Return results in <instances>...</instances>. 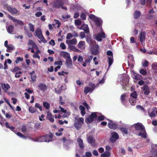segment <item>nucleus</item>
Segmentation results:
<instances>
[{"label":"nucleus","mask_w":157,"mask_h":157,"mask_svg":"<svg viewBox=\"0 0 157 157\" xmlns=\"http://www.w3.org/2000/svg\"><path fill=\"white\" fill-rule=\"evenodd\" d=\"M105 33L102 32L98 33L96 36V39H101V38H105Z\"/></svg>","instance_id":"22"},{"label":"nucleus","mask_w":157,"mask_h":157,"mask_svg":"<svg viewBox=\"0 0 157 157\" xmlns=\"http://www.w3.org/2000/svg\"><path fill=\"white\" fill-rule=\"evenodd\" d=\"M87 141L89 143L91 144L92 146H94L95 145L94 139L91 136H90L87 138Z\"/></svg>","instance_id":"19"},{"label":"nucleus","mask_w":157,"mask_h":157,"mask_svg":"<svg viewBox=\"0 0 157 157\" xmlns=\"http://www.w3.org/2000/svg\"><path fill=\"white\" fill-rule=\"evenodd\" d=\"M60 55L64 58H66V59H67L68 57L70 56V54L68 53L65 52H62L61 53Z\"/></svg>","instance_id":"38"},{"label":"nucleus","mask_w":157,"mask_h":157,"mask_svg":"<svg viewBox=\"0 0 157 157\" xmlns=\"http://www.w3.org/2000/svg\"><path fill=\"white\" fill-rule=\"evenodd\" d=\"M78 36L77 33L74 32L72 34L71 33H68L67 34V39H70L73 37H76Z\"/></svg>","instance_id":"23"},{"label":"nucleus","mask_w":157,"mask_h":157,"mask_svg":"<svg viewBox=\"0 0 157 157\" xmlns=\"http://www.w3.org/2000/svg\"><path fill=\"white\" fill-rule=\"evenodd\" d=\"M38 52H37V51L35 53H34V54L33 55V57L35 58H37L39 59L40 58V56L38 55Z\"/></svg>","instance_id":"52"},{"label":"nucleus","mask_w":157,"mask_h":157,"mask_svg":"<svg viewBox=\"0 0 157 157\" xmlns=\"http://www.w3.org/2000/svg\"><path fill=\"white\" fill-rule=\"evenodd\" d=\"M62 140L64 143V145L67 147H68L69 145L73 143V141L70 139L67 140L65 137L63 138Z\"/></svg>","instance_id":"16"},{"label":"nucleus","mask_w":157,"mask_h":157,"mask_svg":"<svg viewBox=\"0 0 157 157\" xmlns=\"http://www.w3.org/2000/svg\"><path fill=\"white\" fill-rule=\"evenodd\" d=\"M126 97V95L125 94H122L121 96V100L122 103L124 104L125 101V98Z\"/></svg>","instance_id":"40"},{"label":"nucleus","mask_w":157,"mask_h":157,"mask_svg":"<svg viewBox=\"0 0 157 157\" xmlns=\"http://www.w3.org/2000/svg\"><path fill=\"white\" fill-rule=\"evenodd\" d=\"M9 17L13 21V22L15 23V26H22L23 25V23L22 21L16 19L14 17L11 16Z\"/></svg>","instance_id":"6"},{"label":"nucleus","mask_w":157,"mask_h":157,"mask_svg":"<svg viewBox=\"0 0 157 157\" xmlns=\"http://www.w3.org/2000/svg\"><path fill=\"white\" fill-rule=\"evenodd\" d=\"M77 141L78 143V145L81 148H83L84 147V145L82 139L81 138L78 139Z\"/></svg>","instance_id":"35"},{"label":"nucleus","mask_w":157,"mask_h":157,"mask_svg":"<svg viewBox=\"0 0 157 157\" xmlns=\"http://www.w3.org/2000/svg\"><path fill=\"white\" fill-rule=\"evenodd\" d=\"M60 46L62 49H65L66 48V46L63 43H61Z\"/></svg>","instance_id":"58"},{"label":"nucleus","mask_w":157,"mask_h":157,"mask_svg":"<svg viewBox=\"0 0 157 157\" xmlns=\"http://www.w3.org/2000/svg\"><path fill=\"white\" fill-rule=\"evenodd\" d=\"M81 18L82 20H85L86 18V15L85 13H82L80 15Z\"/></svg>","instance_id":"62"},{"label":"nucleus","mask_w":157,"mask_h":157,"mask_svg":"<svg viewBox=\"0 0 157 157\" xmlns=\"http://www.w3.org/2000/svg\"><path fill=\"white\" fill-rule=\"evenodd\" d=\"M7 9L12 14H16L18 12V10L16 8L12 7L10 6L7 7Z\"/></svg>","instance_id":"17"},{"label":"nucleus","mask_w":157,"mask_h":157,"mask_svg":"<svg viewBox=\"0 0 157 157\" xmlns=\"http://www.w3.org/2000/svg\"><path fill=\"white\" fill-rule=\"evenodd\" d=\"M58 75H64V74L67 75L68 74V72H65L64 71H62L61 72H59L58 73Z\"/></svg>","instance_id":"50"},{"label":"nucleus","mask_w":157,"mask_h":157,"mask_svg":"<svg viewBox=\"0 0 157 157\" xmlns=\"http://www.w3.org/2000/svg\"><path fill=\"white\" fill-rule=\"evenodd\" d=\"M36 35H37L38 38L40 39H44L43 37L41 30L40 29H37L36 30Z\"/></svg>","instance_id":"20"},{"label":"nucleus","mask_w":157,"mask_h":157,"mask_svg":"<svg viewBox=\"0 0 157 157\" xmlns=\"http://www.w3.org/2000/svg\"><path fill=\"white\" fill-rule=\"evenodd\" d=\"M95 86L94 84L91 85V87H86L84 88V93L85 94H87L90 91H92L95 88Z\"/></svg>","instance_id":"14"},{"label":"nucleus","mask_w":157,"mask_h":157,"mask_svg":"<svg viewBox=\"0 0 157 157\" xmlns=\"http://www.w3.org/2000/svg\"><path fill=\"white\" fill-rule=\"evenodd\" d=\"M62 86H61L58 90H57L56 88L55 89L56 92L58 94L60 93L62 90Z\"/></svg>","instance_id":"49"},{"label":"nucleus","mask_w":157,"mask_h":157,"mask_svg":"<svg viewBox=\"0 0 157 157\" xmlns=\"http://www.w3.org/2000/svg\"><path fill=\"white\" fill-rule=\"evenodd\" d=\"M79 109L81 111V114L82 115V116H84L86 113L85 107L82 105H80L79 107Z\"/></svg>","instance_id":"31"},{"label":"nucleus","mask_w":157,"mask_h":157,"mask_svg":"<svg viewBox=\"0 0 157 157\" xmlns=\"http://www.w3.org/2000/svg\"><path fill=\"white\" fill-rule=\"evenodd\" d=\"M43 105L44 107L47 109H49L50 107V104L49 103H47L46 102H44L43 103Z\"/></svg>","instance_id":"43"},{"label":"nucleus","mask_w":157,"mask_h":157,"mask_svg":"<svg viewBox=\"0 0 157 157\" xmlns=\"http://www.w3.org/2000/svg\"><path fill=\"white\" fill-rule=\"evenodd\" d=\"M121 131L123 133L125 134H127L128 133V128H125L121 127L120 128Z\"/></svg>","instance_id":"36"},{"label":"nucleus","mask_w":157,"mask_h":157,"mask_svg":"<svg viewBox=\"0 0 157 157\" xmlns=\"http://www.w3.org/2000/svg\"><path fill=\"white\" fill-rule=\"evenodd\" d=\"M151 151V155L148 157H157V146L153 147Z\"/></svg>","instance_id":"11"},{"label":"nucleus","mask_w":157,"mask_h":157,"mask_svg":"<svg viewBox=\"0 0 157 157\" xmlns=\"http://www.w3.org/2000/svg\"><path fill=\"white\" fill-rule=\"evenodd\" d=\"M80 29L84 30L85 32L86 33H88L89 32L88 27L87 25L86 24L83 25L80 28Z\"/></svg>","instance_id":"26"},{"label":"nucleus","mask_w":157,"mask_h":157,"mask_svg":"<svg viewBox=\"0 0 157 157\" xmlns=\"http://www.w3.org/2000/svg\"><path fill=\"white\" fill-rule=\"evenodd\" d=\"M119 138L118 133L115 132H113L112 133V136L109 138V141L112 143H115Z\"/></svg>","instance_id":"5"},{"label":"nucleus","mask_w":157,"mask_h":157,"mask_svg":"<svg viewBox=\"0 0 157 157\" xmlns=\"http://www.w3.org/2000/svg\"><path fill=\"white\" fill-rule=\"evenodd\" d=\"M110 155V153L109 151H105L101 155V157H109Z\"/></svg>","instance_id":"32"},{"label":"nucleus","mask_w":157,"mask_h":157,"mask_svg":"<svg viewBox=\"0 0 157 157\" xmlns=\"http://www.w3.org/2000/svg\"><path fill=\"white\" fill-rule=\"evenodd\" d=\"M142 91L144 92V95H148L150 93V88L147 85L144 86L142 88Z\"/></svg>","instance_id":"9"},{"label":"nucleus","mask_w":157,"mask_h":157,"mask_svg":"<svg viewBox=\"0 0 157 157\" xmlns=\"http://www.w3.org/2000/svg\"><path fill=\"white\" fill-rule=\"evenodd\" d=\"M133 75L134 76V78L136 80H140L142 78V76L139 74L135 73L133 74Z\"/></svg>","instance_id":"34"},{"label":"nucleus","mask_w":157,"mask_h":157,"mask_svg":"<svg viewBox=\"0 0 157 157\" xmlns=\"http://www.w3.org/2000/svg\"><path fill=\"white\" fill-rule=\"evenodd\" d=\"M30 75L32 79L31 82H35L36 81V76L35 73V71H33L31 73H30Z\"/></svg>","instance_id":"27"},{"label":"nucleus","mask_w":157,"mask_h":157,"mask_svg":"<svg viewBox=\"0 0 157 157\" xmlns=\"http://www.w3.org/2000/svg\"><path fill=\"white\" fill-rule=\"evenodd\" d=\"M78 47L81 49L83 50L85 48V42L84 41H80L78 45Z\"/></svg>","instance_id":"24"},{"label":"nucleus","mask_w":157,"mask_h":157,"mask_svg":"<svg viewBox=\"0 0 157 157\" xmlns=\"http://www.w3.org/2000/svg\"><path fill=\"white\" fill-rule=\"evenodd\" d=\"M108 120L109 122L108 124V126L110 128L113 129H115L117 128V125L113 123L112 121L109 120Z\"/></svg>","instance_id":"12"},{"label":"nucleus","mask_w":157,"mask_h":157,"mask_svg":"<svg viewBox=\"0 0 157 157\" xmlns=\"http://www.w3.org/2000/svg\"><path fill=\"white\" fill-rule=\"evenodd\" d=\"M138 135L140 136L142 138H146L147 137V134L145 128L139 132Z\"/></svg>","instance_id":"15"},{"label":"nucleus","mask_w":157,"mask_h":157,"mask_svg":"<svg viewBox=\"0 0 157 157\" xmlns=\"http://www.w3.org/2000/svg\"><path fill=\"white\" fill-rule=\"evenodd\" d=\"M26 127L25 126V125H23L22 126V127L21 128V130L22 132L24 133L25 132H26Z\"/></svg>","instance_id":"57"},{"label":"nucleus","mask_w":157,"mask_h":157,"mask_svg":"<svg viewBox=\"0 0 157 157\" xmlns=\"http://www.w3.org/2000/svg\"><path fill=\"white\" fill-rule=\"evenodd\" d=\"M38 87L42 91H44L47 89V86L43 83H40L39 84Z\"/></svg>","instance_id":"28"},{"label":"nucleus","mask_w":157,"mask_h":157,"mask_svg":"<svg viewBox=\"0 0 157 157\" xmlns=\"http://www.w3.org/2000/svg\"><path fill=\"white\" fill-rule=\"evenodd\" d=\"M88 43H90V45L91 46V51L92 53L94 55H97L99 53V47L96 44L94 40H87Z\"/></svg>","instance_id":"1"},{"label":"nucleus","mask_w":157,"mask_h":157,"mask_svg":"<svg viewBox=\"0 0 157 157\" xmlns=\"http://www.w3.org/2000/svg\"><path fill=\"white\" fill-rule=\"evenodd\" d=\"M83 60V58L81 56H79L78 58V61L79 62H81Z\"/></svg>","instance_id":"63"},{"label":"nucleus","mask_w":157,"mask_h":157,"mask_svg":"<svg viewBox=\"0 0 157 157\" xmlns=\"http://www.w3.org/2000/svg\"><path fill=\"white\" fill-rule=\"evenodd\" d=\"M129 101L131 104L132 105H135L136 103V99L132 98H130L129 99Z\"/></svg>","instance_id":"37"},{"label":"nucleus","mask_w":157,"mask_h":157,"mask_svg":"<svg viewBox=\"0 0 157 157\" xmlns=\"http://www.w3.org/2000/svg\"><path fill=\"white\" fill-rule=\"evenodd\" d=\"M133 127L137 131H140L145 128L144 126L141 123L135 124L133 125Z\"/></svg>","instance_id":"7"},{"label":"nucleus","mask_w":157,"mask_h":157,"mask_svg":"<svg viewBox=\"0 0 157 157\" xmlns=\"http://www.w3.org/2000/svg\"><path fill=\"white\" fill-rule=\"evenodd\" d=\"M92 154L90 152H86L85 154V156L86 157H91L92 156Z\"/></svg>","instance_id":"61"},{"label":"nucleus","mask_w":157,"mask_h":157,"mask_svg":"<svg viewBox=\"0 0 157 157\" xmlns=\"http://www.w3.org/2000/svg\"><path fill=\"white\" fill-rule=\"evenodd\" d=\"M145 33L144 32H141L140 36V39H145Z\"/></svg>","instance_id":"46"},{"label":"nucleus","mask_w":157,"mask_h":157,"mask_svg":"<svg viewBox=\"0 0 157 157\" xmlns=\"http://www.w3.org/2000/svg\"><path fill=\"white\" fill-rule=\"evenodd\" d=\"M66 65L67 67H70L72 66L71 59L70 56H68L66 59Z\"/></svg>","instance_id":"18"},{"label":"nucleus","mask_w":157,"mask_h":157,"mask_svg":"<svg viewBox=\"0 0 157 157\" xmlns=\"http://www.w3.org/2000/svg\"><path fill=\"white\" fill-rule=\"evenodd\" d=\"M143 66L145 67H147L148 65V62L147 60H145L142 64Z\"/></svg>","instance_id":"55"},{"label":"nucleus","mask_w":157,"mask_h":157,"mask_svg":"<svg viewBox=\"0 0 157 157\" xmlns=\"http://www.w3.org/2000/svg\"><path fill=\"white\" fill-rule=\"evenodd\" d=\"M75 23L76 25H80L81 23V21L80 20H75Z\"/></svg>","instance_id":"56"},{"label":"nucleus","mask_w":157,"mask_h":157,"mask_svg":"<svg viewBox=\"0 0 157 157\" xmlns=\"http://www.w3.org/2000/svg\"><path fill=\"white\" fill-rule=\"evenodd\" d=\"M48 136H40L36 138V141L38 142H49L51 140L48 139Z\"/></svg>","instance_id":"10"},{"label":"nucleus","mask_w":157,"mask_h":157,"mask_svg":"<svg viewBox=\"0 0 157 157\" xmlns=\"http://www.w3.org/2000/svg\"><path fill=\"white\" fill-rule=\"evenodd\" d=\"M152 67L154 69L157 70V63H153L152 65Z\"/></svg>","instance_id":"64"},{"label":"nucleus","mask_w":157,"mask_h":157,"mask_svg":"<svg viewBox=\"0 0 157 157\" xmlns=\"http://www.w3.org/2000/svg\"><path fill=\"white\" fill-rule=\"evenodd\" d=\"M63 4V2L61 0H58L55 2L53 6L55 8H59Z\"/></svg>","instance_id":"13"},{"label":"nucleus","mask_w":157,"mask_h":157,"mask_svg":"<svg viewBox=\"0 0 157 157\" xmlns=\"http://www.w3.org/2000/svg\"><path fill=\"white\" fill-rule=\"evenodd\" d=\"M6 48H7L6 52H10V50L13 49V48L12 47H10L9 46H8L7 47H6Z\"/></svg>","instance_id":"59"},{"label":"nucleus","mask_w":157,"mask_h":157,"mask_svg":"<svg viewBox=\"0 0 157 157\" xmlns=\"http://www.w3.org/2000/svg\"><path fill=\"white\" fill-rule=\"evenodd\" d=\"M47 118L51 122H54V120L53 116L49 112H47Z\"/></svg>","instance_id":"21"},{"label":"nucleus","mask_w":157,"mask_h":157,"mask_svg":"<svg viewBox=\"0 0 157 157\" xmlns=\"http://www.w3.org/2000/svg\"><path fill=\"white\" fill-rule=\"evenodd\" d=\"M17 135L18 136H19L23 138L24 139H26V137L23 135L20 132H18L17 133Z\"/></svg>","instance_id":"45"},{"label":"nucleus","mask_w":157,"mask_h":157,"mask_svg":"<svg viewBox=\"0 0 157 157\" xmlns=\"http://www.w3.org/2000/svg\"><path fill=\"white\" fill-rule=\"evenodd\" d=\"M67 43L69 45H75L77 42V40H66Z\"/></svg>","instance_id":"30"},{"label":"nucleus","mask_w":157,"mask_h":157,"mask_svg":"<svg viewBox=\"0 0 157 157\" xmlns=\"http://www.w3.org/2000/svg\"><path fill=\"white\" fill-rule=\"evenodd\" d=\"M31 40H30V45H31L32 46L31 52L33 53H34L35 50L40 53V51L39 50L37 46L34 43L32 42Z\"/></svg>","instance_id":"8"},{"label":"nucleus","mask_w":157,"mask_h":157,"mask_svg":"<svg viewBox=\"0 0 157 157\" xmlns=\"http://www.w3.org/2000/svg\"><path fill=\"white\" fill-rule=\"evenodd\" d=\"M23 60V59L22 58H21L20 57H18L15 60V62L16 63H18L20 61H22Z\"/></svg>","instance_id":"51"},{"label":"nucleus","mask_w":157,"mask_h":157,"mask_svg":"<svg viewBox=\"0 0 157 157\" xmlns=\"http://www.w3.org/2000/svg\"><path fill=\"white\" fill-rule=\"evenodd\" d=\"M1 86L2 89H4L5 92H6L10 88V86L8 84H6L5 83H2Z\"/></svg>","instance_id":"25"},{"label":"nucleus","mask_w":157,"mask_h":157,"mask_svg":"<svg viewBox=\"0 0 157 157\" xmlns=\"http://www.w3.org/2000/svg\"><path fill=\"white\" fill-rule=\"evenodd\" d=\"M155 113H156L155 110L153 109L150 115V117H154L155 116Z\"/></svg>","instance_id":"53"},{"label":"nucleus","mask_w":157,"mask_h":157,"mask_svg":"<svg viewBox=\"0 0 157 157\" xmlns=\"http://www.w3.org/2000/svg\"><path fill=\"white\" fill-rule=\"evenodd\" d=\"M98 113L94 112L92 113L86 119V122L87 124L91 123L94 121V119L97 117Z\"/></svg>","instance_id":"3"},{"label":"nucleus","mask_w":157,"mask_h":157,"mask_svg":"<svg viewBox=\"0 0 157 157\" xmlns=\"http://www.w3.org/2000/svg\"><path fill=\"white\" fill-rule=\"evenodd\" d=\"M141 15L140 12L136 11L134 14V16L135 19H138Z\"/></svg>","instance_id":"33"},{"label":"nucleus","mask_w":157,"mask_h":157,"mask_svg":"<svg viewBox=\"0 0 157 157\" xmlns=\"http://www.w3.org/2000/svg\"><path fill=\"white\" fill-rule=\"evenodd\" d=\"M109 67H110L112 64L113 62V56H108Z\"/></svg>","instance_id":"39"},{"label":"nucleus","mask_w":157,"mask_h":157,"mask_svg":"<svg viewBox=\"0 0 157 157\" xmlns=\"http://www.w3.org/2000/svg\"><path fill=\"white\" fill-rule=\"evenodd\" d=\"M14 29V27L13 25H10L7 28V30L8 33L12 34V33L13 32Z\"/></svg>","instance_id":"29"},{"label":"nucleus","mask_w":157,"mask_h":157,"mask_svg":"<svg viewBox=\"0 0 157 157\" xmlns=\"http://www.w3.org/2000/svg\"><path fill=\"white\" fill-rule=\"evenodd\" d=\"M140 74L143 75H146L147 74V71L144 70V69H142L140 71Z\"/></svg>","instance_id":"48"},{"label":"nucleus","mask_w":157,"mask_h":157,"mask_svg":"<svg viewBox=\"0 0 157 157\" xmlns=\"http://www.w3.org/2000/svg\"><path fill=\"white\" fill-rule=\"evenodd\" d=\"M105 119V117L103 115H101L97 117V121H101L104 120Z\"/></svg>","instance_id":"44"},{"label":"nucleus","mask_w":157,"mask_h":157,"mask_svg":"<svg viewBox=\"0 0 157 157\" xmlns=\"http://www.w3.org/2000/svg\"><path fill=\"white\" fill-rule=\"evenodd\" d=\"M41 124L40 123H36L35 124L34 128L36 129H38L40 126Z\"/></svg>","instance_id":"54"},{"label":"nucleus","mask_w":157,"mask_h":157,"mask_svg":"<svg viewBox=\"0 0 157 157\" xmlns=\"http://www.w3.org/2000/svg\"><path fill=\"white\" fill-rule=\"evenodd\" d=\"M55 65H59L58 66H61L63 64L62 61L61 60H59L55 61L54 63Z\"/></svg>","instance_id":"47"},{"label":"nucleus","mask_w":157,"mask_h":157,"mask_svg":"<svg viewBox=\"0 0 157 157\" xmlns=\"http://www.w3.org/2000/svg\"><path fill=\"white\" fill-rule=\"evenodd\" d=\"M89 18L95 22L97 26H100L102 21L100 18L96 17L94 15L92 14L90 15Z\"/></svg>","instance_id":"4"},{"label":"nucleus","mask_w":157,"mask_h":157,"mask_svg":"<svg viewBox=\"0 0 157 157\" xmlns=\"http://www.w3.org/2000/svg\"><path fill=\"white\" fill-rule=\"evenodd\" d=\"M5 125L7 128H9L11 130L13 131L14 129H15V128L13 126H10L8 123L7 122H6L5 123Z\"/></svg>","instance_id":"41"},{"label":"nucleus","mask_w":157,"mask_h":157,"mask_svg":"<svg viewBox=\"0 0 157 157\" xmlns=\"http://www.w3.org/2000/svg\"><path fill=\"white\" fill-rule=\"evenodd\" d=\"M20 70V68L19 67H15L14 68H13V69L12 71L13 72H15Z\"/></svg>","instance_id":"60"},{"label":"nucleus","mask_w":157,"mask_h":157,"mask_svg":"<svg viewBox=\"0 0 157 157\" xmlns=\"http://www.w3.org/2000/svg\"><path fill=\"white\" fill-rule=\"evenodd\" d=\"M130 96L132 97V98L136 99L137 98V94L136 92V91H133L130 95Z\"/></svg>","instance_id":"42"},{"label":"nucleus","mask_w":157,"mask_h":157,"mask_svg":"<svg viewBox=\"0 0 157 157\" xmlns=\"http://www.w3.org/2000/svg\"><path fill=\"white\" fill-rule=\"evenodd\" d=\"M75 120L74 126L77 130H78L81 128L82 124L83 123L84 119L82 117H80L79 119L75 117Z\"/></svg>","instance_id":"2"}]
</instances>
